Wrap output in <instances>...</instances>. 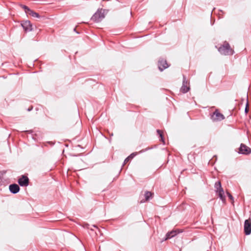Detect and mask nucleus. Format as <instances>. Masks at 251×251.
Wrapping results in <instances>:
<instances>
[{
	"label": "nucleus",
	"mask_w": 251,
	"mask_h": 251,
	"mask_svg": "<svg viewBox=\"0 0 251 251\" xmlns=\"http://www.w3.org/2000/svg\"><path fill=\"white\" fill-rule=\"evenodd\" d=\"M135 155H136V153H132L128 157H129L130 159H131L133 158Z\"/></svg>",
	"instance_id": "a211bd4d"
},
{
	"label": "nucleus",
	"mask_w": 251,
	"mask_h": 251,
	"mask_svg": "<svg viewBox=\"0 0 251 251\" xmlns=\"http://www.w3.org/2000/svg\"><path fill=\"white\" fill-rule=\"evenodd\" d=\"M239 152L241 154L248 155L251 153V149L246 145L241 144L239 148Z\"/></svg>",
	"instance_id": "39448f33"
},
{
	"label": "nucleus",
	"mask_w": 251,
	"mask_h": 251,
	"mask_svg": "<svg viewBox=\"0 0 251 251\" xmlns=\"http://www.w3.org/2000/svg\"><path fill=\"white\" fill-rule=\"evenodd\" d=\"M81 249H82V251H86L85 249L83 244L81 245Z\"/></svg>",
	"instance_id": "4be33fe9"
},
{
	"label": "nucleus",
	"mask_w": 251,
	"mask_h": 251,
	"mask_svg": "<svg viewBox=\"0 0 251 251\" xmlns=\"http://www.w3.org/2000/svg\"><path fill=\"white\" fill-rule=\"evenodd\" d=\"M211 118L213 121H221L225 119V116L217 109L213 113Z\"/></svg>",
	"instance_id": "20e7f679"
},
{
	"label": "nucleus",
	"mask_w": 251,
	"mask_h": 251,
	"mask_svg": "<svg viewBox=\"0 0 251 251\" xmlns=\"http://www.w3.org/2000/svg\"><path fill=\"white\" fill-rule=\"evenodd\" d=\"M21 25L26 32L30 31L32 30V25L29 21H24L21 24Z\"/></svg>",
	"instance_id": "1a4fd4ad"
},
{
	"label": "nucleus",
	"mask_w": 251,
	"mask_h": 251,
	"mask_svg": "<svg viewBox=\"0 0 251 251\" xmlns=\"http://www.w3.org/2000/svg\"><path fill=\"white\" fill-rule=\"evenodd\" d=\"M105 17L104 10L98 9L97 11L92 17L91 19L95 22H100Z\"/></svg>",
	"instance_id": "7ed1b4c3"
},
{
	"label": "nucleus",
	"mask_w": 251,
	"mask_h": 251,
	"mask_svg": "<svg viewBox=\"0 0 251 251\" xmlns=\"http://www.w3.org/2000/svg\"><path fill=\"white\" fill-rule=\"evenodd\" d=\"M158 68L160 71H163L169 67L166 60L160 59L158 62Z\"/></svg>",
	"instance_id": "0eeeda50"
},
{
	"label": "nucleus",
	"mask_w": 251,
	"mask_h": 251,
	"mask_svg": "<svg viewBox=\"0 0 251 251\" xmlns=\"http://www.w3.org/2000/svg\"><path fill=\"white\" fill-rule=\"evenodd\" d=\"M248 103H247L246 107L245 108V112L246 113H247L248 112Z\"/></svg>",
	"instance_id": "412c9836"
},
{
	"label": "nucleus",
	"mask_w": 251,
	"mask_h": 251,
	"mask_svg": "<svg viewBox=\"0 0 251 251\" xmlns=\"http://www.w3.org/2000/svg\"><path fill=\"white\" fill-rule=\"evenodd\" d=\"M9 190L11 193L16 194L19 191L20 187L17 184H13L9 186Z\"/></svg>",
	"instance_id": "9b49d317"
},
{
	"label": "nucleus",
	"mask_w": 251,
	"mask_h": 251,
	"mask_svg": "<svg viewBox=\"0 0 251 251\" xmlns=\"http://www.w3.org/2000/svg\"><path fill=\"white\" fill-rule=\"evenodd\" d=\"M214 187L216 192L218 194L222 201L225 203L226 201V197L224 195V191L221 186V182L220 181L216 182Z\"/></svg>",
	"instance_id": "f03ea898"
},
{
	"label": "nucleus",
	"mask_w": 251,
	"mask_h": 251,
	"mask_svg": "<svg viewBox=\"0 0 251 251\" xmlns=\"http://www.w3.org/2000/svg\"><path fill=\"white\" fill-rule=\"evenodd\" d=\"M244 232L246 235L251 233V221L250 219L245 220L244 223Z\"/></svg>",
	"instance_id": "423d86ee"
},
{
	"label": "nucleus",
	"mask_w": 251,
	"mask_h": 251,
	"mask_svg": "<svg viewBox=\"0 0 251 251\" xmlns=\"http://www.w3.org/2000/svg\"><path fill=\"white\" fill-rule=\"evenodd\" d=\"M188 83L186 79V77L183 75L182 85L181 87L180 91L183 93H187L190 89L189 86L188 85Z\"/></svg>",
	"instance_id": "6e6552de"
},
{
	"label": "nucleus",
	"mask_w": 251,
	"mask_h": 251,
	"mask_svg": "<svg viewBox=\"0 0 251 251\" xmlns=\"http://www.w3.org/2000/svg\"><path fill=\"white\" fill-rule=\"evenodd\" d=\"M130 160L129 157H127L124 161V164L126 163Z\"/></svg>",
	"instance_id": "aec40b11"
},
{
	"label": "nucleus",
	"mask_w": 251,
	"mask_h": 251,
	"mask_svg": "<svg viewBox=\"0 0 251 251\" xmlns=\"http://www.w3.org/2000/svg\"><path fill=\"white\" fill-rule=\"evenodd\" d=\"M76 27H75V28H74V31H76Z\"/></svg>",
	"instance_id": "5701e85b"
},
{
	"label": "nucleus",
	"mask_w": 251,
	"mask_h": 251,
	"mask_svg": "<svg viewBox=\"0 0 251 251\" xmlns=\"http://www.w3.org/2000/svg\"><path fill=\"white\" fill-rule=\"evenodd\" d=\"M157 132L158 134L159 135V136H160V138H161V141H162L163 143H164V139L163 137V135H162V131H161V130H160L158 129V130H157Z\"/></svg>",
	"instance_id": "2eb2a0df"
},
{
	"label": "nucleus",
	"mask_w": 251,
	"mask_h": 251,
	"mask_svg": "<svg viewBox=\"0 0 251 251\" xmlns=\"http://www.w3.org/2000/svg\"><path fill=\"white\" fill-rule=\"evenodd\" d=\"M176 234H177V232L176 230H172L170 232H169L166 235V238L165 239V240H166L168 239H170V238L174 237Z\"/></svg>",
	"instance_id": "f8f14e48"
},
{
	"label": "nucleus",
	"mask_w": 251,
	"mask_h": 251,
	"mask_svg": "<svg viewBox=\"0 0 251 251\" xmlns=\"http://www.w3.org/2000/svg\"><path fill=\"white\" fill-rule=\"evenodd\" d=\"M22 7L25 10V12L27 14L28 12V10H30L26 6L22 5Z\"/></svg>",
	"instance_id": "dca6fc26"
},
{
	"label": "nucleus",
	"mask_w": 251,
	"mask_h": 251,
	"mask_svg": "<svg viewBox=\"0 0 251 251\" xmlns=\"http://www.w3.org/2000/svg\"><path fill=\"white\" fill-rule=\"evenodd\" d=\"M218 50L221 54L226 55H231L233 52V50L227 42H225L223 45L219 48Z\"/></svg>",
	"instance_id": "f257e3e1"
},
{
	"label": "nucleus",
	"mask_w": 251,
	"mask_h": 251,
	"mask_svg": "<svg viewBox=\"0 0 251 251\" xmlns=\"http://www.w3.org/2000/svg\"><path fill=\"white\" fill-rule=\"evenodd\" d=\"M86 3H87V2H80L79 1V5H81V7H82V8H84V7H85V4H86Z\"/></svg>",
	"instance_id": "f3484780"
},
{
	"label": "nucleus",
	"mask_w": 251,
	"mask_h": 251,
	"mask_svg": "<svg viewBox=\"0 0 251 251\" xmlns=\"http://www.w3.org/2000/svg\"><path fill=\"white\" fill-rule=\"evenodd\" d=\"M152 193L150 192L147 191L145 194V198L146 201H148L151 197Z\"/></svg>",
	"instance_id": "4468645a"
},
{
	"label": "nucleus",
	"mask_w": 251,
	"mask_h": 251,
	"mask_svg": "<svg viewBox=\"0 0 251 251\" xmlns=\"http://www.w3.org/2000/svg\"><path fill=\"white\" fill-rule=\"evenodd\" d=\"M28 178L26 176H22L19 179L18 183L21 186H26L28 185Z\"/></svg>",
	"instance_id": "9d476101"
},
{
	"label": "nucleus",
	"mask_w": 251,
	"mask_h": 251,
	"mask_svg": "<svg viewBox=\"0 0 251 251\" xmlns=\"http://www.w3.org/2000/svg\"><path fill=\"white\" fill-rule=\"evenodd\" d=\"M227 195H228V198H229L231 200H233V197L232 196V195H231L230 193H227Z\"/></svg>",
	"instance_id": "6ab92c4d"
},
{
	"label": "nucleus",
	"mask_w": 251,
	"mask_h": 251,
	"mask_svg": "<svg viewBox=\"0 0 251 251\" xmlns=\"http://www.w3.org/2000/svg\"><path fill=\"white\" fill-rule=\"evenodd\" d=\"M27 14L31 16L34 17V18H40L39 15L37 13L33 11V10H32L31 9L28 10V12L27 13Z\"/></svg>",
	"instance_id": "ddd939ff"
}]
</instances>
